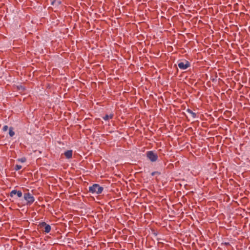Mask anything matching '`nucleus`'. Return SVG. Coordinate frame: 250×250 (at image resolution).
<instances>
[{
	"label": "nucleus",
	"instance_id": "nucleus-1",
	"mask_svg": "<svg viewBox=\"0 0 250 250\" xmlns=\"http://www.w3.org/2000/svg\"><path fill=\"white\" fill-rule=\"evenodd\" d=\"M103 188L97 184H94L92 186L89 187V191L93 194H101L103 192Z\"/></svg>",
	"mask_w": 250,
	"mask_h": 250
},
{
	"label": "nucleus",
	"instance_id": "nucleus-2",
	"mask_svg": "<svg viewBox=\"0 0 250 250\" xmlns=\"http://www.w3.org/2000/svg\"><path fill=\"white\" fill-rule=\"evenodd\" d=\"M24 200L26 201V205L30 206L35 201V198L29 192L25 193L23 196Z\"/></svg>",
	"mask_w": 250,
	"mask_h": 250
},
{
	"label": "nucleus",
	"instance_id": "nucleus-3",
	"mask_svg": "<svg viewBox=\"0 0 250 250\" xmlns=\"http://www.w3.org/2000/svg\"><path fill=\"white\" fill-rule=\"evenodd\" d=\"M146 156L151 162H156L158 159V155L153 151H148L146 152Z\"/></svg>",
	"mask_w": 250,
	"mask_h": 250
},
{
	"label": "nucleus",
	"instance_id": "nucleus-4",
	"mask_svg": "<svg viewBox=\"0 0 250 250\" xmlns=\"http://www.w3.org/2000/svg\"><path fill=\"white\" fill-rule=\"evenodd\" d=\"M178 66L180 69L185 70L190 66V63L185 60L184 62H181L178 63Z\"/></svg>",
	"mask_w": 250,
	"mask_h": 250
},
{
	"label": "nucleus",
	"instance_id": "nucleus-5",
	"mask_svg": "<svg viewBox=\"0 0 250 250\" xmlns=\"http://www.w3.org/2000/svg\"><path fill=\"white\" fill-rule=\"evenodd\" d=\"M39 226L40 228L44 227V232L46 233H49L51 230V227L49 225L47 224L44 222H42L40 223Z\"/></svg>",
	"mask_w": 250,
	"mask_h": 250
},
{
	"label": "nucleus",
	"instance_id": "nucleus-6",
	"mask_svg": "<svg viewBox=\"0 0 250 250\" xmlns=\"http://www.w3.org/2000/svg\"><path fill=\"white\" fill-rule=\"evenodd\" d=\"M72 153L73 151L72 150H68L65 151L64 154L67 159H70L72 157Z\"/></svg>",
	"mask_w": 250,
	"mask_h": 250
},
{
	"label": "nucleus",
	"instance_id": "nucleus-7",
	"mask_svg": "<svg viewBox=\"0 0 250 250\" xmlns=\"http://www.w3.org/2000/svg\"><path fill=\"white\" fill-rule=\"evenodd\" d=\"M113 114H110L109 115H105L104 117H103V119L104 121H108L109 119H111L113 118Z\"/></svg>",
	"mask_w": 250,
	"mask_h": 250
},
{
	"label": "nucleus",
	"instance_id": "nucleus-8",
	"mask_svg": "<svg viewBox=\"0 0 250 250\" xmlns=\"http://www.w3.org/2000/svg\"><path fill=\"white\" fill-rule=\"evenodd\" d=\"M187 112L188 113H190L193 118H195L196 117V114L194 112H193L192 110H191L190 109H188Z\"/></svg>",
	"mask_w": 250,
	"mask_h": 250
},
{
	"label": "nucleus",
	"instance_id": "nucleus-9",
	"mask_svg": "<svg viewBox=\"0 0 250 250\" xmlns=\"http://www.w3.org/2000/svg\"><path fill=\"white\" fill-rule=\"evenodd\" d=\"M9 134L11 137H12L15 135V132L13 130V128L11 127H10L9 129Z\"/></svg>",
	"mask_w": 250,
	"mask_h": 250
},
{
	"label": "nucleus",
	"instance_id": "nucleus-10",
	"mask_svg": "<svg viewBox=\"0 0 250 250\" xmlns=\"http://www.w3.org/2000/svg\"><path fill=\"white\" fill-rule=\"evenodd\" d=\"M21 167H22L21 165H16L15 166L14 169L15 170L17 171V170L21 169Z\"/></svg>",
	"mask_w": 250,
	"mask_h": 250
},
{
	"label": "nucleus",
	"instance_id": "nucleus-11",
	"mask_svg": "<svg viewBox=\"0 0 250 250\" xmlns=\"http://www.w3.org/2000/svg\"><path fill=\"white\" fill-rule=\"evenodd\" d=\"M26 159L25 157H22V158H19L18 159V161L21 163H24L26 161Z\"/></svg>",
	"mask_w": 250,
	"mask_h": 250
},
{
	"label": "nucleus",
	"instance_id": "nucleus-12",
	"mask_svg": "<svg viewBox=\"0 0 250 250\" xmlns=\"http://www.w3.org/2000/svg\"><path fill=\"white\" fill-rule=\"evenodd\" d=\"M17 191L16 190H13L10 192V196L13 197L14 195H15L17 194Z\"/></svg>",
	"mask_w": 250,
	"mask_h": 250
},
{
	"label": "nucleus",
	"instance_id": "nucleus-13",
	"mask_svg": "<svg viewBox=\"0 0 250 250\" xmlns=\"http://www.w3.org/2000/svg\"><path fill=\"white\" fill-rule=\"evenodd\" d=\"M17 195L18 196V197H21L22 195V192L20 190L17 191Z\"/></svg>",
	"mask_w": 250,
	"mask_h": 250
},
{
	"label": "nucleus",
	"instance_id": "nucleus-14",
	"mask_svg": "<svg viewBox=\"0 0 250 250\" xmlns=\"http://www.w3.org/2000/svg\"><path fill=\"white\" fill-rule=\"evenodd\" d=\"M8 128V126H7V125H4V126L3 127V128H2V130H3V131H7V130Z\"/></svg>",
	"mask_w": 250,
	"mask_h": 250
},
{
	"label": "nucleus",
	"instance_id": "nucleus-15",
	"mask_svg": "<svg viewBox=\"0 0 250 250\" xmlns=\"http://www.w3.org/2000/svg\"><path fill=\"white\" fill-rule=\"evenodd\" d=\"M156 173L160 174V173H159L157 171H154V172H152L151 174L152 176H154Z\"/></svg>",
	"mask_w": 250,
	"mask_h": 250
}]
</instances>
